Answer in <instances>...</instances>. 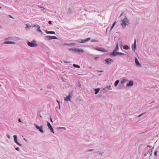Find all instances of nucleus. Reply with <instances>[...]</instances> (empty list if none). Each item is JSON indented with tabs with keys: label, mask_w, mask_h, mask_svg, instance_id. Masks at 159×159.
Listing matches in <instances>:
<instances>
[{
	"label": "nucleus",
	"mask_w": 159,
	"mask_h": 159,
	"mask_svg": "<svg viewBox=\"0 0 159 159\" xmlns=\"http://www.w3.org/2000/svg\"><path fill=\"white\" fill-rule=\"evenodd\" d=\"M128 23V20L126 18H125V19L122 20L121 25H122L123 27H124L126 26V25H127V23Z\"/></svg>",
	"instance_id": "nucleus-1"
},
{
	"label": "nucleus",
	"mask_w": 159,
	"mask_h": 159,
	"mask_svg": "<svg viewBox=\"0 0 159 159\" xmlns=\"http://www.w3.org/2000/svg\"><path fill=\"white\" fill-rule=\"evenodd\" d=\"M28 44L29 46L31 47H34L37 46V45L36 44L35 41H33L32 42H28Z\"/></svg>",
	"instance_id": "nucleus-2"
},
{
	"label": "nucleus",
	"mask_w": 159,
	"mask_h": 159,
	"mask_svg": "<svg viewBox=\"0 0 159 159\" xmlns=\"http://www.w3.org/2000/svg\"><path fill=\"white\" fill-rule=\"evenodd\" d=\"M34 125L36 127V128L39 130L42 133H43L44 132L42 129L43 128V126L42 125H41L40 126H39L37 125L34 124Z\"/></svg>",
	"instance_id": "nucleus-3"
},
{
	"label": "nucleus",
	"mask_w": 159,
	"mask_h": 159,
	"mask_svg": "<svg viewBox=\"0 0 159 159\" xmlns=\"http://www.w3.org/2000/svg\"><path fill=\"white\" fill-rule=\"evenodd\" d=\"M73 49V50H74L75 51L78 53L83 52H84V50L81 48H74Z\"/></svg>",
	"instance_id": "nucleus-4"
},
{
	"label": "nucleus",
	"mask_w": 159,
	"mask_h": 159,
	"mask_svg": "<svg viewBox=\"0 0 159 159\" xmlns=\"http://www.w3.org/2000/svg\"><path fill=\"white\" fill-rule=\"evenodd\" d=\"M47 125L48 127V128L51 130V132H52L53 133H54L53 131V129L50 123L48 121L47 122Z\"/></svg>",
	"instance_id": "nucleus-5"
},
{
	"label": "nucleus",
	"mask_w": 159,
	"mask_h": 159,
	"mask_svg": "<svg viewBox=\"0 0 159 159\" xmlns=\"http://www.w3.org/2000/svg\"><path fill=\"white\" fill-rule=\"evenodd\" d=\"M90 39V38H89L85 39H84L82 40H81V41H79L78 42L79 43H84L87 41H89Z\"/></svg>",
	"instance_id": "nucleus-6"
},
{
	"label": "nucleus",
	"mask_w": 159,
	"mask_h": 159,
	"mask_svg": "<svg viewBox=\"0 0 159 159\" xmlns=\"http://www.w3.org/2000/svg\"><path fill=\"white\" fill-rule=\"evenodd\" d=\"M46 37L49 40L56 39H57V38L56 36H47Z\"/></svg>",
	"instance_id": "nucleus-7"
},
{
	"label": "nucleus",
	"mask_w": 159,
	"mask_h": 159,
	"mask_svg": "<svg viewBox=\"0 0 159 159\" xmlns=\"http://www.w3.org/2000/svg\"><path fill=\"white\" fill-rule=\"evenodd\" d=\"M134 82L133 81H130L127 83L126 84V85L127 86H131L133 85Z\"/></svg>",
	"instance_id": "nucleus-8"
},
{
	"label": "nucleus",
	"mask_w": 159,
	"mask_h": 159,
	"mask_svg": "<svg viewBox=\"0 0 159 159\" xmlns=\"http://www.w3.org/2000/svg\"><path fill=\"white\" fill-rule=\"evenodd\" d=\"M105 61L107 64H109L111 62H112L113 60L111 58H109L106 59Z\"/></svg>",
	"instance_id": "nucleus-9"
},
{
	"label": "nucleus",
	"mask_w": 159,
	"mask_h": 159,
	"mask_svg": "<svg viewBox=\"0 0 159 159\" xmlns=\"http://www.w3.org/2000/svg\"><path fill=\"white\" fill-rule=\"evenodd\" d=\"M135 61L137 66H141V64L139 62L138 59L136 58L135 59Z\"/></svg>",
	"instance_id": "nucleus-10"
},
{
	"label": "nucleus",
	"mask_w": 159,
	"mask_h": 159,
	"mask_svg": "<svg viewBox=\"0 0 159 159\" xmlns=\"http://www.w3.org/2000/svg\"><path fill=\"white\" fill-rule=\"evenodd\" d=\"M65 101H70V94H69L68 96H66V97L65 98Z\"/></svg>",
	"instance_id": "nucleus-11"
},
{
	"label": "nucleus",
	"mask_w": 159,
	"mask_h": 159,
	"mask_svg": "<svg viewBox=\"0 0 159 159\" xmlns=\"http://www.w3.org/2000/svg\"><path fill=\"white\" fill-rule=\"evenodd\" d=\"M116 50H114L112 53L111 54V55L113 56H115L117 54L118 52H116Z\"/></svg>",
	"instance_id": "nucleus-12"
},
{
	"label": "nucleus",
	"mask_w": 159,
	"mask_h": 159,
	"mask_svg": "<svg viewBox=\"0 0 159 159\" xmlns=\"http://www.w3.org/2000/svg\"><path fill=\"white\" fill-rule=\"evenodd\" d=\"M46 32L47 34H55V32L53 31H48L47 30H46Z\"/></svg>",
	"instance_id": "nucleus-13"
},
{
	"label": "nucleus",
	"mask_w": 159,
	"mask_h": 159,
	"mask_svg": "<svg viewBox=\"0 0 159 159\" xmlns=\"http://www.w3.org/2000/svg\"><path fill=\"white\" fill-rule=\"evenodd\" d=\"M5 44H14L15 43L11 41H5L4 42Z\"/></svg>",
	"instance_id": "nucleus-14"
},
{
	"label": "nucleus",
	"mask_w": 159,
	"mask_h": 159,
	"mask_svg": "<svg viewBox=\"0 0 159 159\" xmlns=\"http://www.w3.org/2000/svg\"><path fill=\"white\" fill-rule=\"evenodd\" d=\"M37 26L38 27V28L37 29V31L39 32H40L42 34L43 32H42L41 30H40V26L39 25H38Z\"/></svg>",
	"instance_id": "nucleus-15"
},
{
	"label": "nucleus",
	"mask_w": 159,
	"mask_h": 159,
	"mask_svg": "<svg viewBox=\"0 0 159 159\" xmlns=\"http://www.w3.org/2000/svg\"><path fill=\"white\" fill-rule=\"evenodd\" d=\"M99 90H100V89H99V88L95 89V94H97L98 93Z\"/></svg>",
	"instance_id": "nucleus-16"
},
{
	"label": "nucleus",
	"mask_w": 159,
	"mask_h": 159,
	"mask_svg": "<svg viewBox=\"0 0 159 159\" xmlns=\"http://www.w3.org/2000/svg\"><path fill=\"white\" fill-rule=\"evenodd\" d=\"M123 48L124 49H125V50L128 49L129 48V46H127V45H125L124 46Z\"/></svg>",
	"instance_id": "nucleus-17"
},
{
	"label": "nucleus",
	"mask_w": 159,
	"mask_h": 159,
	"mask_svg": "<svg viewBox=\"0 0 159 159\" xmlns=\"http://www.w3.org/2000/svg\"><path fill=\"white\" fill-rule=\"evenodd\" d=\"M73 66L75 67H76L78 68H79L80 67V66L76 65L75 64H74Z\"/></svg>",
	"instance_id": "nucleus-18"
},
{
	"label": "nucleus",
	"mask_w": 159,
	"mask_h": 159,
	"mask_svg": "<svg viewBox=\"0 0 159 159\" xmlns=\"http://www.w3.org/2000/svg\"><path fill=\"white\" fill-rule=\"evenodd\" d=\"M100 51H101L102 52H107V51L105 49H104L103 48H101Z\"/></svg>",
	"instance_id": "nucleus-19"
},
{
	"label": "nucleus",
	"mask_w": 159,
	"mask_h": 159,
	"mask_svg": "<svg viewBox=\"0 0 159 159\" xmlns=\"http://www.w3.org/2000/svg\"><path fill=\"white\" fill-rule=\"evenodd\" d=\"M119 80H117L115 82V84H114V86H115V87H116L118 84V83H119Z\"/></svg>",
	"instance_id": "nucleus-20"
},
{
	"label": "nucleus",
	"mask_w": 159,
	"mask_h": 159,
	"mask_svg": "<svg viewBox=\"0 0 159 159\" xmlns=\"http://www.w3.org/2000/svg\"><path fill=\"white\" fill-rule=\"evenodd\" d=\"M14 138V140L15 142L16 143V142H17V136L16 135H14L13 136Z\"/></svg>",
	"instance_id": "nucleus-21"
},
{
	"label": "nucleus",
	"mask_w": 159,
	"mask_h": 159,
	"mask_svg": "<svg viewBox=\"0 0 159 159\" xmlns=\"http://www.w3.org/2000/svg\"><path fill=\"white\" fill-rule=\"evenodd\" d=\"M136 48V40L135 39L134 40V48H133V50H134V51H135Z\"/></svg>",
	"instance_id": "nucleus-22"
},
{
	"label": "nucleus",
	"mask_w": 159,
	"mask_h": 159,
	"mask_svg": "<svg viewBox=\"0 0 159 159\" xmlns=\"http://www.w3.org/2000/svg\"><path fill=\"white\" fill-rule=\"evenodd\" d=\"M116 23V21H115L114 22L113 24L112 25L111 28L110 30H111V29H112L113 28V27H114V26H115V25Z\"/></svg>",
	"instance_id": "nucleus-23"
},
{
	"label": "nucleus",
	"mask_w": 159,
	"mask_h": 159,
	"mask_svg": "<svg viewBox=\"0 0 159 159\" xmlns=\"http://www.w3.org/2000/svg\"><path fill=\"white\" fill-rule=\"evenodd\" d=\"M101 48H100V47H96L95 48V49H96V50H97V51H100L101 50Z\"/></svg>",
	"instance_id": "nucleus-24"
},
{
	"label": "nucleus",
	"mask_w": 159,
	"mask_h": 159,
	"mask_svg": "<svg viewBox=\"0 0 159 159\" xmlns=\"http://www.w3.org/2000/svg\"><path fill=\"white\" fill-rule=\"evenodd\" d=\"M118 49V43H117L116 45V48H115V50H116V51H117Z\"/></svg>",
	"instance_id": "nucleus-25"
},
{
	"label": "nucleus",
	"mask_w": 159,
	"mask_h": 159,
	"mask_svg": "<svg viewBox=\"0 0 159 159\" xmlns=\"http://www.w3.org/2000/svg\"><path fill=\"white\" fill-rule=\"evenodd\" d=\"M18 145L21 146V145L18 142H16V143Z\"/></svg>",
	"instance_id": "nucleus-26"
},
{
	"label": "nucleus",
	"mask_w": 159,
	"mask_h": 159,
	"mask_svg": "<svg viewBox=\"0 0 159 159\" xmlns=\"http://www.w3.org/2000/svg\"><path fill=\"white\" fill-rule=\"evenodd\" d=\"M157 151H156L155 152L154 154V155L155 156H157Z\"/></svg>",
	"instance_id": "nucleus-27"
},
{
	"label": "nucleus",
	"mask_w": 159,
	"mask_h": 159,
	"mask_svg": "<svg viewBox=\"0 0 159 159\" xmlns=\"http://www.w3.org/2000/svg\"><path fill=\"white\" fill-rule=\"evenodd\" d=\"M117 54H119V55H124V54L123 53H120V52H118Z\"/></svg>",
	"instance_id": "nucleus-28"
},
{
	"label": "nucleus",
	"mask_w": 159,
	"mask_h": 159,
	"mask_svg": "<svg viewBox=\"0 0 159 159\" xmlns=\"http://www.w3.org/2000/svg\"><path fill=\"white\" fill-rule=\"evenodd\" d=\"M48 23L49 24H52V22L51 21H48Z\"/></svg>",
	"instance_id": "nucleus-29"
},
{
	"label": "nucleus",
	"mask_w": 159,
	"mask_h": 159,
	"mask_svg": "<svg viewBox=\"0 0 159 159\" xmlns=\"http://www.w3.org/2000/svg\"><path fill=\"white\" fill-rule=\"evenodd\" d=\"M98 58V57H95L94 58V59L96 60Z\"/></svg>",
	"instance_id": "nucleus-30"
},
{
	"label": "nucleus",
	"mask_w": 159,
	"mask_h": 159,
	"mask_svg": "<svg viewBox=\"0 0 159 159\" xmlns=\"http://www.w3.org/2000/svg\"><path fill=\"white\" fill-rule=\"evenodd\" d=\"M123 14V13H122L120 15V17H121L122 15Z\"/></svg>",
	"instance_id": "nucleus-31"
},
{
	"label": "nucleus",
	"mask_w": 159,
	"mask_h": 159,
	"mask_svg": "<svg viewBox=\"0 0 159 159\" xmlns=\"http://www.w3.org/2000/svg\"><path fill=\"white\" fill-rule=\"evenodd\" d=\"M7 137L8 138H10V136H9L8 134H7Z\"/></svg>",
	"instance_id": "nucleus-32"
},
{
	"label": "nucleus",
	"mask_w": 159,
	"mask_h": 159,
	"mask_svg": "<svg viewBox=\"0 0 159 159\" xmlns=\"http://www.w3.org/2000/svg\"><path fill=\"white\" fill-rule=\"evenodd\" d=\"M9 16L10 18H13L11 16L9 15Z\"/></svg>",
	"instance_id": "nucleus-33"
},
{
	"label": "nucleus",
	"mask_w": 159,
	"mask_h": 159,
	"mask_svg": "<svg viewBox=\"0 0 159 159\" xmlns=\"http://www.w3.org/2000/svg\"><path fill=\"white\" fill-rule=\"evenodd\" d=\"M57 102L59 103V106H60V102L57 100Z\"/></svg>",
	"instance_id": "nucleus-34"
},
{
	"label": "nucleus",
	"mask_w": 159,
	"mask_h": 159,
	"mask_svg": "<svg viewBox=\"0 0 159 159\" xmlns=\"http://www.w3.org/2000/svg\"><path fill=\"white\" fill-rule=\"evenodd\" d=\"M71 11V9L70 8H69V12H70Z\"/></svg>",
	"instance_id": "nucleus-35"
},
{
	"label": "nucleus",
	"mask_w": 159,
	"mask_h": 159,
	"mask_svg": "<svg viewBox=\"0 0 159 159\" xmlns=\"http://www.w3.org/2000/svg\"><path fill=\"white\" fill-rule=\"evenodd\" d=\"M16 149L17 150H19V148H16Z\"/></svg>",
	"instance_id": "nucleus-36"
},
{
	"label": "nucleus",
	"mask_w": 159,
	"mask_h": 159,
	"mask_svg": "<svg viewBox=\"0 0 159 159\" xmlns=\"http://www.w3.org/2000/svg\"><path fill=\"white\" fill-rule=\"evenodd\" d=\"M93 149H91V150H88V151H93Z\"/></svg>",
	"instance_id": "nucleus-37"
},
{
	"label": "nucleus",
	"mask_w": 159,
	"mask_h": 159,
	"mask_svg": "<svg viewBox=\"0 0 159 159\" xmlns=\"http://www.w3.org/2000/svg\"><path fill=\"white\" fill-rule=\"evenodd\" d=\"M19 122H21V120H20V119H19Z\"/></svg>",
	"instance_id": "nucleus-38"
},
{
	"label": "nucleus",
	"mask_w": 159,
	"mask_h": 159,
	"mask_svg": "<svg viewBox=\"0 0 159 159\" xmlns=\"http://www.w3.org/2000/svg\"><path fill=\"white\" fill-rule=\"evenodd\" d=\"M26 28H27L28 27V26L27 24H26Z\"/></svg>",
	"instance_id": "nucleus-39"
},
{
	"label": "nucleus",
	"mask_w": 159,
	"mask_h": 159,
	"mask_svg": "<svg viewBox=\"0 0 159 159\" xmlns=\"http://www.w3.org/2000/svg\"><path fill=\"white\" fill-rule=\"evenodd\" d=\"M143 114H141L140 115L138 116V117H139L141 115H142Z\"/></svg>",
	"instance_id": "nucleus-40"
},
{
	"label": "nucleus",
	"mask_w": 159,
	"mask_h": 159,
	"mask_svg": "<svg viewBox=\"0 0 159 159\" xmlns=\"http://www.w3.org/2000/svg\"><path fill=\"white\" fill-rule=\"evenodd\" d=\"M50 120H51V121L52 122V119L51 118H50Z\"/></svg>",
	"instance_id": "nucleus-41"
},
{
	"label": "nucleus",
	"mask_w": 159,
	"mask_h": 159,
	"mask_svg": "<svg viewBox=\"0 0 159 159\" xmlns=\"http://www.w3.org/2000/svg\"><path fill=\"white\" fill-rule=\"evenodd\" d=\"M35 26H36V25H33V27H35Z\"/></svg>",
	"instance_id": "nucleus-42"
},
{
	"label": "nucleus",
	"mask_w": 159,
	"mask_h": 159,
	"mask_svg": "<svg viewBox=\"0 0 159 159\" xmlns=\"http://www.w3.org/2000/svg\"><path fill=\"white\" fill-rule=\"evenodd\" d=\"M71 44H64V45H70Z\"/></svg>",
	"instance_id": "nucleus-43"
},
{
	"label": "nucleus",
	"mask_w": 159,
	"mask_h": 159,
	"mask_svg": "<svg viewBox=\"0 0 159 159\" xmlns=\"http://www.w3.org/2000/svg\"><path fill=\"white\" fill-rule=\"evenodd\" d=\"M43 8V9H42V10H43L45 9L44 8Z\"/></svg>",
	"instance_id": "nucleus-44"
},
{
	"label": "nucleus",
	"mask_w": 159,
	"mask_h": 159,
	"mask_svg": "<svg viewBox=\"0 0 159 159\" xmlns=\"http://www.w3.org/2000/svg\"><path fill=\"white\" fill-rule=\"evenodd\" d=\"M72 49V48L69 49V50H70Z\"/></svg>",
	"instance_id": "nucleus-45"
},
{
	"label": "nucleus",
	"mask_w": 159,
	"mask_h": 159,
	"mask_svg": "<svg viewBox=\"0 0 159 159\" xmlns=\"http://www.w3.org/2000/svg\"><path fill=\"white\" fill-rule=\"evenodd\" d=\"M123 80H122V81H121V82H122V83L123 82Z\"/></svg>",
	"instance_id": "nucleus-46"
},
{
	"label": "nucleus",
	"mask_w": 159,
	"mask_h": 159,
	"mask_svg": "<svg viewBox=\"0 0 159 159\" xmlns=\"http://www.w3.org/2000/svg\"><path fill=\"white\" fill-rule=\"evenodd\" d=\"M123 80H122V81H121V82H122V83L123 82Z\"/></svg>",
	"instance_id": "nucleus-47"
},
{
	"label": "nucleus",
	"mask_w": 159,
	"mask_h": 159,
	"mask_svg": "<svg viewBox=\"0 0 159 159\" xmlns=\"http://www.w3.org/2000/svg\"><path fill=\"white\" fill-rule=\"evenodd\" d=\"M99 71V72H102V71L100 70V71Z\"/></svg>",
	"instance_id": "nucleus-48"
},
{
	"label": "nucleus",
	"mask_w": 159,
	"mask_h": 159,
	"mask_svg": "<svg viewBox=\"0 0 159 159\" xmlns=\"http://www.w3.org/2000/svg\"><path fill=\"white\" fill-rule=\"evenodd\" d=\"M93 41H95L94 40H92Z\"/></svg>",
	"instance_id": "nucleus-49"
},
{
	"label": "nucleus",
	"mask_w": 159,
	"mask_h": 159,
	"mask_svg": "<svg viewBox=\"0 0 159 159\" xmlns=\"http://www.w3.org/2000/svg\"><path fill=\"white\" fill-rule=\"evenodd\" d=\"M1 8V7H0V8Z\"/></svg>",
	"instance_id": "nucleus-50"
}]
</instances>
